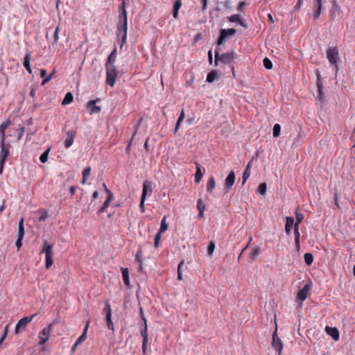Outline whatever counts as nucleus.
Returning a JSON list of instances; mask_svg holds the SVG:
<instances>
[{"label": "nucleus", "mask_w": 355, "mask_h": 355, "mask_svg": "<svg viewBox=\"0 0 355 355\" xmlns=\"http://www.w3.org/2000/svg\"><path fill=\"white\" fill-rule=\"evenodd\" d=\"M61 26L59 24L55 28L52 26L46 28L45 37L48 41H51L52 45L57 44L60 38Z\"/></svg>", "instance_id": "nucleus-1"}, {"label": "nucleus", "mask_w": 355, "mask_h": 355, "mask_svg": "<svg viewBox=\"0 0 355 355\" xmlns=\"http://www.w3.org/2000/svg\"><path fill=\"white\" fill-rule=\"evenodd\" d=\"M41 253L45 254V266L46 268H49L53 263V244H50L47 241H45L43 244Z\"/></svg>", "instance_id": "nucleus-2"}, {"label": "nucleus", "mask_w": 355, "mask_h": 355, "mask_svg": "<svg viewBox=\"0 0 355 355\" xmlns=\"http://www.w3.org/2000/svg\"><path fill=\"white\" fill-rule=\"evenodd\" d=\"M11 146L10 144H5V141L1 139L0 141V174L3 173L5 162L6 158L10 155V148Z\"/></svg>", "instance_id": "nucleus-3"}, {"label": "nucleus", "mask_w": 355, "mask_h": 355, "mask_svg": "<svg viewBox=\"0 0 355 355\" xmlns=\"http://www.w3.org/2000/svg\"><path fill=\"white\" fill-rule=\"evenodd\" d=\"M106 71V83L110 87H114L116 77L118 75V71L116 67H105Z\"/></svg>", "instance_id": "nucleus-4"}, {"label": "nucleus", "mask_w": 355, "mask_h": 355, "mask_svg": "<svg viewBox=\"0 0 355 355\" xmlns=\"http://www.w3.org/2000/svg\"><path fill=\"white\" fill-rule=\"evenodd\" d=\"M37 315V313L33 314L29 316H26L22 318H21L18 322L17 323L15 328V332L16 334H19L20 331V329L21 330H24L26 329V325L30 323L33 319Z\"/></svg>", "instance_id": "nucleus-5"}, {"label": "nucleus", "mask_w": 355, "mask_h": 355, "mask_svg": "<svg viewBox=\"0 0 355 355\" xmlns=\"http://www.w3.org/2000/svg\"><path fill=\"white\" fill-rule=\"evenodd\" d=\"M53 330V324H49L47 327H44L39 334L40 345H44L49 339L51 333Z\"/></svg>", "instance_id": "nucleus-6"}, {"label": "nucleus", "mask_w": 355, "mask_h": 355, "mask_svg": "<svg viewBox=\"0 0 355 355\" xmlns=\"http://www.w3.org/2000/svg\"><path fill=\"white\" fill-rule=\"evenodd\" d=\"M237 54L234 52L223 53V64H229L228 68L231 70L233 77H235L234 68L232 64Z\"/></svg>", "instance_id": "nucleus-7"}, {"label": "nucleus", "mask_w": 355, "mask_h": 355, "mask_svg": "<svg viewBox=\"0 0 355 355\" xmlns=\"http://www.w3.org/2000/svg\"><path fill=\"white\" fill-rule=\"evenodd\" d=\"M141 336L143 338L142 341V353L143 354H146L147 350H148V324L144 323L142 327H141Z\"/></svg>", "instance_id": "nucleus-8"}, {"label": "nucleus", "mask_w": 355, "mask_h": 355, "mask_svg": "<svg viewBox=\"0 0 355 355\" xmlns=\"http://www.w3.org/2000/svg\"><path fill=\"white\" fill-rule=\"evenodd\" d=\"M327 58L331 64H336L339 60V52L337 47L329 48L327 50Z\"/></svg>", "instance_id": "nucleus-9"}, {"label": "nucleus", "mask_w": 355, "mask_h": 355, "mask_svg": "<svg viewBox=\"0 0 355 355\" xmlns=\"http://www.w3.org/2000/svg\"><path fill=\"white\" fill-rule=\"evenodd\" d=\"M272 347L279 355L282 354L283 350V343L277 336V329L272 334Z\"/></svg>", "instance_id": "nucleus-10"}, {"label": "nucleus", "mask_w": 355, "mask_h": 355, "mask_svg": "<svg viewBox=\"0 0 355 355\" xmlns=\"http://www.w3.org/2000/svg\"><path fill=\"white\" fill-rule=\"evenodd\" d=\"M218 46L215 49V65H218V62H222V55L220 54V46L222 44V28L218 30V36L217 39Z\"/></svg>", "instance_id": "nucleus-11"}, {"label": "nucleus", "mask_w": 355, "mask_h": 355, "mask_svg": "<svg viewBox=\"0 0 355 355\" xmlns=\"http://www.w3.org/2000/svg\"><path fill=\"white\" fill-rule=\"evenodd\" d=\"M67 138L64 141V146L66 148H70L74 142L76 137V130H69L66 132Z\"/></svg>", "instance_id": "nucleus-12"}, {"label": "nucleus", "mask_w": 355, "mask_h": 355, "mask_svg": "<svg viewBox=\"0 0 355 355\" xmlns=\"http://www.w3.org/2000/svg\"><path fill=\"white\" fill-rule=\"evenodd\" d=\"M117 56V51L116 48L114 47L111 53L108 55L106 62L105 64V67H116L115 62Z\"/></svg>", "instance_id": "nucleus-13"}, {"label": "nucleus", "mask_w": 355, "mask_h": 355, "mask_svg": "<svg viewBox=\"0 0 355 355\" xmlns=\"http://www.w3.org/2000/svg\"><path fill=\"white\" fill-rule=\"evenodd\" d=\"M150 182L148 181H145L142 185V193L141 198L146 199V198L150 197L153 193V189L150 186Z\"/></svg>", "instance_id": "nucleus-14"}, {"label": "nucleus", "mask_w": 355, "mask_h": 355, "mask_svg": "<svg viewBox=\"0 0 355 355\" xmlns=\"http://www.w3.org/2000/svg\"><path fill=\"white\" fill-rule=\"evenodd\" d=\"M96 101L99 102L100 100H91L87 103V108L91 114L94 113H99L101 111V107L96 105Z\"/></svg>", "instance_id": "nucleus-15"}, {"label": "nucleus", "mask_w": 355, "mask_h": 355, "mask_svg": "<svg viewBox=\"0 0 355 355\" xmlns=\"http://www.w3.org/2000/svg\"><path fill=\"white\" fill-rule=\"evenodd\" d=\"M227 20L230 22H238L241 26L245 28H248L247 23L241 18L239 15L235 14L227 17Z\"/></svg>", "instance_id": "nucleus-16"}, {"label": "nucleus", "mask_w": 355, "mask_h": 355, "mask_svg": "<svg viewBox=\"0 0 355 355\" xmlns=\"http://www.w3.org/2000/svg\"><path fill=\"white\" fill-rule=\"evenodd\" d=\"M309 290H310V286L308 284H306L303 286V288L297 292V299L301 301L305 300L307 297Z\"/></svg>", "instance_id": "nucleus-17"}, {"label": "nucleus", "mask_w": 355, "mask_h": 355, "mask_svg": "<svg viewBox=\"0 0 355 355\" xmlns=\"http://www.w3.org/2000/svg\"><path fill=\"white\" fill-rule=\"evenodd\" d=\"M89 325V320H88L87 322L86 325L83 329V334L78 338V339L75 342L76 346H79L87 339Z\"/></svg>", "instance_id": "nucleus-18"}, {"label": "nucleus", "mask_w": 355, "mask_h": 355, "mask_svg": "<svg viewBox=\"0 0 355 355\" xmlns=\"http://www.w3.org/2000/svg\"><path fill=\"white\" fill-rule=\"evenodd\" d=\"M234 182H235V173L233 171H232L225 179V188L227 189H230L234 185Z\"/></svg>", "instance_id": "nucleus-19"}, {"label": "nucleus", "mask_w": 355, "mask_h": 355, "mask_svg": "<svg viewBox=\"0 0 355 355\" xmlns=\"http://www.w3.org/2000/svg\"><path fill=\"white\" fill-rule=\"evenodd\" d=\"M121 274L123 282L125 286L128 287L130 286V277H129V270L128 268H121Z\"/></svg>", "instance_id": "nucleus-20"}, {"label": "nucleus", "mask_w": 355, "mask_h": 355, "mask_svg": "<svg viewBox=\"0 0 355 355\" xmlns=\"http://www.w3.org/2000/svg\"><path fill=\"white\" fill-rule=\"evenodd\" d=\"M31 53H27L24 58V62L23 64L26 69V71L28 72V73H32V69L31 67Z\"/></svg>", "instance_id": "nucleus-21"}, {"label": "nucleus", "mask_w": 355, "mask_h": 355, "mask_svg": "<svg viewBox=\"0 0 355 355\" xmlns=\"http://www.w3.org/2000/svg\"><path fill=\"white\" fill-rule=\"evenodd\" d=\"M294 225H295L294 218L291 216H286V217L285 232L287 234H291V229Z\"/></svg>", "instance_id": "nucleus-22"}, {"label": "nucleus", "mask_w": 355, "mask_h": 355, "mask_svg": "<svg viewBox=\"0 0 355 355\" xmlns=\"http://www.w3.org/2000/svg\"><path fill=\"white\" fill-rule=\"evenodd\" d=\"M196 172L195 173V182L198 184L201 182L203 177V171L201 169V166L198 163H196Z\"/></svg>", "instance_id": "nucleus-23"}, {"label": "nucleus", "mask_w": 355, "mask_h": 355, "mask_svg": "<svg viewBox=\"0 0 355 355\" xmlns=\"http://www.w3.org/2000/svg\"><path fill=\"white\" fill-rule=\"evenodd\" d=\"M10 119H7L5 121L2 122V123L0 125V136L1 139H3L5 141L6 135H5V131L8 128V126L10 125Z\"/></svg>", "instance_id": "nucleus-24"}, {"label": "nucleus", "mask_w": 355, "mask_h": 355, "mask_svg": "<svg viewBox=\"0 0 355 355\" xmlns=\"http://www.w3.org/2000/svg\"><path fill=\"white\" fill-rule=\"evenodd\" d=\"M116 28L128 30V17H119Z\"/></svg>", "instance_id": "nucleus-25"}, {"label": "nucleus", "mask_w": 355, "mask_h": 355, "mask_svg": "<svg viewBox=\"0 0 355 355\" xmlns=\"http://www.w3.org/2000/svg\"><path fill=\"white\" fill-rule=\"evenodd\" d=\"M326 330L327 333L335 340H338L339 339V331L336 327H327Z\"/></svg>", "instance_id": "nucleus-26"}, {"label": "nucleus", "mask_w": 355, "mask_h": 355, "mask_svg": "<svg viewBox=\"0 0 355 355\" xmlns=\"http://www.w3.org/2000/svg\"><path fill=\"white\" fill-rule=\"evenodd\" d=\"M25 235V230H24V218H21L18 224V232L17 237L24 238Z\"/></svg>", "instance_id": "nucleus-27"}, {"label": "nucleus", "mask_w": 355, "mask_h": 355, "mask_svg": "<svg viewBox=\"0 0 355 355\" xmlns=\"http://www.w3.org/2000/svg\"><path fill=\"white\" fill-rule=\"evenodd\" d=\"M182 3L181 0H175L173 4V17L174 19H177L178 17V12L180 8H181Z\"/></svg>", "instance_id": "nucleus-28"}, {"label": "nucleus", "mask_w": 355, "mask_h": 355, "mask_svg": "<svg viewBox=\"0 0 355 355\" xmlns=\"http://www.w3.org/2000/svg\"><path fill=\"white\" fill-rule=\"evenodd\" d=\"M342 12L340 6L334 2L331 9V15L333 17H336L337 15H339Z\"/></svg>", "instance_id": "nucleus-29"}, {"label": "nucleus", "mask_w": 355, "mask_h": 355, "mask_svg": "<svg viewBox=\"0 0 355 355\" xmlns=\"http://www.w3.org/2000/svg\"><path fill=\"white\" fill-rule=\"evenodd\" d=\"M218 78V73L216 70L210 71L207 76L206 81L208 83H213Z\"/></svg>", "instance_id": "nucleus-30"}, {"label": "nucleus", "mask_w": 355, "mask_h": 355, "mask_svg": "<svg viewBox=\"0 0 355 355\" xmlns=\"http://www.w3.org/2000/svg\"><path fill=\"white\" fill-rule=\"evenodd\" d=\"M251 162L252 161H250L247 166H246V168L245 169L243 173V182H242V184L243 185L245 182L247 181V180L249 178L250 175V165H251Z\"/></svg>", "instance_id": "nucleus-31"}, {"label": "nucleus", "mask_w": 355, "mask_h": 355, "mask_svg": "<svg viewBox=\"0 0 355 355\" xmlns=\"http://www.w3.org/2000/svg\"><path fill=\"white\" fill-rule=\"evenodd\" d=\"M91 167L90 166H88L87 168H85L83 171V179H82V181H81V183L82 184H85L87 180L88 179V178L89 177L90 174H91Z\"/></svg>", "instance_id": "nucleus-32"}, {"label": "nucleus", "mask_w": 355, "mask_h": 355, "mask_svg": "<svg viewBox=\"0 0 355 355\" xmlns=\"http://www.w3.org/2000/svg\"><path fill=\"white\" fill-rule=\"evenodd\" d=\"M295 243L297 248L300 247V234L299 232V227L294 226Z\"/></svg>", "instance_id": "nucleus-33"}, {"label": "nucleus", "mask_w": 355, "mask_h": 355, "mask_svg": "<svg viewBox=\"0 0 355 355\" xmlns=\"http://www.w3.org/2000/svg\"><path fill=\"white\" fill-rule=\"evenodd\" d=\"M236 33V30L234 28H227L223 29V42L225 40L230 36L235 35Z\"/></svg>", "instance_id": "nucleus-34"}, {"label": "nucleus", "mask_w": 355, "mask_h": 355, "mask_svg": "<svg viewBox=\"0 0 355 355\" xmlns=\"http://www.w3.org/2000/svg\"><path fill=\"white\" fill-rule=\"evenodd\" d=\"M73 100V96L71 92H67L64 99L62 100V105H69L70 104Z\"/></svg>", "instance_id": "nucleus-35"}, {"label": "nucleus", "mask_w": 355, "mask_h": 355, "mask_svg": "<svg viewBox=\"0 0 355 355\" xmlns=\"http://www.w3.org/2000/svg\"><path fill=\"white\" fill-rule=\"evenodd\" d=\"M168 225L166 223V217L164 216L161 220V225L159 230V234H162L168 230Z\"/></svg>", "instance_id": "nucleus-36"}, {"label": "nucleus", "mask_w": 355, "mask_h": 355, "mask_svg": "<svg viewBox=\"0 0 355 355\" xmlns=\"http://www.w3.org/2000/svg\"><path fill=\"white\" fill-rule=\"evenodd\" d=\"M215 185H216V183H215L214 178L211 177L207 183V192L211 193L212 191V190L214 189V188L215 187Z\"/></svg>", "instance_id": "nucleus-37"}, {"label": "nucleus", "mask_w": 355, "mask_h": 355, "mask_svg": "<svg viewBox=\"0 0 355 355\" xmlns=\"http://www.w3.org/2000/svg\"><path fill=\"white\" fill-rule=\"evenodd\" d=\"M142 257H143V251H142V249L141 248H139L137 253H136V255H135V261L139 264V265H143V259H142Z\"/></svg>", "instance_id": "nucleus-38"}, {"label": "nucleus", "mask_w": 355, "mask_h": 355, "mask_svg": "<svg viewBox=\"0 0 355 355\" xmlns=\"http://www.w3.org/2000/svg\"><path fill=\"white\" fill-rule=\"evenodd\" d=\"M51 150V147H49L40 156V161L42 163H46L48 160L49 154Z\"/></svg>", "instance_id": "nucleus-39"}, {"label": "nucleus", "mask_w": 355, "mask_h": 355, "mask_svg": "<svg viewBox=\"0 0 355 355\" xmlns=\"http://www.w3.org/2000/svg\"><path fill=\"white\" fill-rule=\"evenodd\" d=\"M103 313L105 315V318L108 317V315L110 317H112L111 306L108 301L105 303V306L103 310Z\"/></svg>", "instance_id": "nucleus-40"}, {"label": "nucleus", "mask_w": 355, "mask_h": 355, "mask_svg": "<svg viewBox=\"0 0 355 355\" xmlns=\"http://www.w3.org/2000/svg\"><path fill=\"white\" fill-rule=\"evenodd\" d=\"M304 261L307 266H311L313 261V255L311 253L307 252L304 254Z\"/></svg>", "instance_id": "nucleus-41"}, {"label": "nucleus", "mask_w": 355, "mask_h": 355, "mask_svg": "<svg viewBox=\"0 0 355 355\" xmlns=\"http://www.w3.org/2000/svg\"><path fill=\"white\" fill-rule=\"evenodd\" d=\"M295 216H296V222H295L294 226L299 227L300 223L303 220L304 216L303 214L297 212V211L295 212Z\"/></svg>", "instance_id": "nucleus-42"}, {"label": "nucleus", "mask_w": 355, "mask_h": 355, "mask_svg": "<svg viewBox=\"0 0 355 355\" xmlns=\"http://www.w3.org/2000/svg\"><path fill=\"white\" fill-rule=\"evenodd\" d=\"M281 132V126L279 124L277 123L274 125L272 130V134L274 137H278L280 135Z\"/></svg>", "instance_id": "nucleus-43"}, {"label": "nucleus", "mask_w": 355, "mask_h": 355, "mask_svg": "<svg viewBox=\"0 0 355 355\" xmlns=\"http://www.w3.org/2000/svg\"><path fill=\"white\" fill-rule=\"evenodd\" d=\"M40 216H39V221H44L49 217L48 211L44 209L40 210Z\"/></svg>", "instance_id": "nucleus-44"}, {"label": "nucleus", "mask_w": 355, "mask_h": 355, "mask_svg": "<svg viewBox=\"0 0 355 355\" xmlns=\"http://www.w3.org/2000/svg\"><path fill=\"white\" fill-rule=\"evenodd\" d=\"M119 17H128V12H127L125 7L119 6Z\"/></svg>", "instance_id": "nucleus-45"}, {"label": "nucleus", "mask_w": 355, "mask_h": 355, "mask_svg": "<svg viewBox=\"0 0 355 355\" xmlns=\"http://www.w3.org/2000/svg\"><path fill=\"white\" fill-rule=\"evenodd\" d=\"M260 253V248L259 247H255L254 248L250 254V256L252 259H255Z\"/></svg>", "instance_id": "nucleus-46"}, {"label": "nucleus", "mask_w": 355, "mask_h": 355, "mask_svg": "<svg viewBox=\"0 0 355 355\" xmlns=\"http://www.w3.org/2000/svg\"><path fill=\"white\" fill-rule=\"evenodd\" d=\"M263 63L266 69H271L272 68V63L269 58H265L263 59Z\"/></svg>", "instance_id": "nucleus-47"}, {"label": "nucleus", "mask_w": 355, "mask_h": 355, "mask_svg": "<svg viewBox=\"0 0 355 355\" xmlns=\"http://www.w3.org/2000/svg\"><path fill=\"white\" fill-rule=\"evenodd\" d=\"M215 249V243L214 242H210L207 246V254L209 256L211 257Z\"/></svg>", "instance_id": "nucleus-48"}, {"label": "nucleus", "mask_w": 355, "mask_h": 355, "mask_svg": "<svg viewBox=\"0 0 355 355\" xmlns=\"http://www.w3.org/2000/svg\"><path fill=\"white\" fill-rule=\"evenodd\" d=\"M197 207L198 209V210L200 211V214H199V216H202L203 214V211L205 209V205L202 203V201L201 199H199L197 202Z\"/></svg>", "instance_id": "nucleus-49"}, {"label": "nucleus", "mask_w": 355, "mask_h": 355, "mask_svg": "<svg viewBox=\"0 0 355 355\" xmlns=\"http://www.w3.org/2000/svg\"><path fill=\"white\" fill-rule=\"evenodd\" d=\"M267 191V185L266 183H261L259 184L258 188V191L262 194L265 195Z\"/></svg>", "instance_id": "nucleus-50"}, {"label": "nucleus", "mask_w": 355, "mask_h": 355, "mask_svg": "<svg viewBox=\"0 0 355 355\" xmlns=\"http://www.w3.org/2000/svg\"><path fill=\"white\" fill-rule=\"evenodd\" d=\"M105 321H106V324H107V327L109 329H111V330H114V324L112 321V317H110L108 315V317H107L105 318Z\"/></svg>", "instance_id": "nucleus-51"}, {"label": "nucleus", "mask_w": 355, "mask_h": 355, "mask_svg": "<svg viewBox=\"0 0 355 355\" xmlns=\"http://www.w3.org/2000/svg\"><path fill=\"white\" fill-rule=\"evenodd\" d=\"M117 37H128V30H122L116 28Z\"/></svg>", "instance_id": "nucleus-52"}, {"label": "nucleus", "mask_w": 355, "mask_h": 355, "mask_svg": "<svg viewBox=\"0 0 355 355\" xmlns=\"http://www.w3.org/2000/svg\"><path fill=\"white\" fill-rule=\"evenodd\" d=\"M184 261H182L179 264H178V280H182V273L181 272V268L182 266L184 265Z\"/></svg>", "instance_id": "nucleus-53"}, {"label": "nucleus", "mask_w": 355, "mask_h": 355, "mask_svg": "<svg viewBox=\"0 0 355 355\" xmlns=\"http://www.w3.org/2000/svg\"><path fill=\"white\" fill-rule=\"evenodd\" d=\"M113 200H114L113 193L110 190H107V196L105 201L110 204Z\"/></svg>", "instance_id": "nucleus-54"}, {"label": "nucleus", "mask_w": 355, "mask_h": 355, "mask_svg": "<svg viewBox=\"0 0 355 355\" xmlns=\"http://www.w3.org/2000/svg\"><path fill=\"white\" fill-rule=\"evenodd\" d=\"M314 8H315V11L313 12V18L315 20H316L320 17L322 8L315 7Z\"/></svg>", "instance_id": "nucleus-55"}, {"label": "nucleus", "mask_w": 355, "mask_h": 355, "mask_svg": "<svg viewBox=\"0 0 355 355\" xmlns=\"http://www.w3.org/2000/svg\"><path fill=\"white\" fill-rule=\"evenodd\" d=\"M110 206V203L107 202H104L103 206L99 209L98 211L101 213H104L107 211V207Z\"/></svg>", "instance_id": "nucleus-56"}, {"label": "nucleus", "mask_w": 355, "mask_h": 355, "mask_svg": "<svg viewBox=\"0 0 355 355\" xmlns=\"http://www.w3.org/2000/svg\"><path fill=\"white\" fill-rule=\"evenodd\" d=\"M118 39L120 41V48L122 49L123 45L127 42V37H118Z\"/></svg>", "instance_id": "nucleus-57"}, {"label": "nucleus", "mask_w": 355, "mask_h": 355, "mask_svg": "<svg viewBox=\"0 0 355 355\" xmlns=\"http://www.w3.org/2000/svg\"><path fill=\"white\" fill-rule=\"evenodd\" d=\"M24 132H25V128L24 127H20L19 128L18 137H17V139L19 140L21 139V137H23V135L24 134Z\"/></svg>", "instance_id": "nucleus-58"}, {"label": "nucleus", "mask_w": 355, "mask_h": 355, "mask_svg": "<svg viewBox=\"0 0 355 355\" xmlns=\"http://www.w3.org/2000/svg\"><path fill=\"white\" fill-rule=\"evenodd\" d=\"M24 238L22 237H17V239L15 242V245L16 247L17 248V249H19L21 245H23V243H22V240H23Z\"/></svg>", "instance_id": "nucleus-59"}, {"label": "nucleus", "mask_w": 355, "mask_h": 355, "mask_svg": "<svg viewBox=\"0 0 355 355\" xmlns=\"http://www.w3.org/2000/svg\"><path fill=\"white\" fill-rule=\"evenodd\" d=\"M316 85H317L318 89L323 87V85H322V83L321 81V78H320V75L319 72L318 73V79H317Z\"/></svg>", "instance_id": "nucleus-60"}, {"label": "nucleus", "mask_w": 355, "mask_h": 355, "mask_svg": "<svg viewBox=\"0 0 355 355\" xmlns=\"http://www.w3.org/2000/svg\"><path fill=\"white\" fill-rule=\"evenodd\" d=\"M322 0H313V7L322 8Z\"/></svg>", "instance_id": "nucleus-61"}, {"label": "nucleus", "mask_w": 355, "mask_h": 355, "mask_svg": "<svg viewBox=\"0 0 355 355\" xmlns=\"http://www.w3.org/2000/svg\"><path fill=\"white\" fill-rule=\"evenodd\" d=\"M146 199L141 198L139 208L141 209V211L144 213L145 211L144 202Z\"/></svg>", "instance_id": "nucleus-62"}, {"label": "nucleus", "mask_w": 355, "mask_h": 355, "mask_svg": "<svg viewBox=\"0 0 355 355\" xmlns=\"http://www.w3.org/2000/svg\"><path fill=\"white\" fill-rule=\"evenodd\" d=\"M324 93L323 92V87L322 88H318V96L320 101H322L324 98Z\"/></svg>", "instance_id": "nucleus-63"}, {"label": "nucleus", "mask_w": 355, "mask_h": 355, "mask_svg": "<svg viewBox=\"0 0 355 355\" xmlns=\"http://www.w3.org/2000/svg\"><path fill=\"white\" fill-rule=\"evenodd\" d=\"M184 118H185V114H184V111L182 110L177 121H180V122H182Z\"/></svg>", "instance_id": "nucleus-64"}]
</instances>
